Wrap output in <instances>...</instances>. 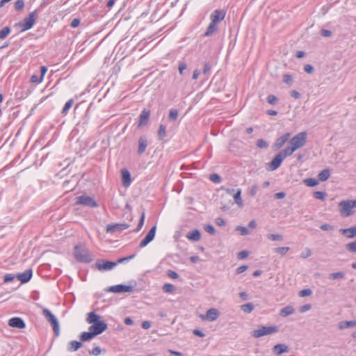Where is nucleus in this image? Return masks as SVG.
I'll return each mask as SVG.
<instances>
[{
    "instance_id": "a211bd4d",
    "label": "nucleus",
    "mask_w": 356,
    "mask_h": 356,
    "mask_svg": "<svg viewBox=\"0 0 356 356\" xmlns=\"http://www.w3.org/2000/svg\"><path fill=\"white\" fill-rule=\"evenodd\" d=\"M150 111L149 110L144 109L142 111L139 115V122L138 124L139 127L145 126L147 124L150 117Z\"/></svg>"
},
{
    "instance_id": "69168bd1",
    "label": "nucleus",
    "mask_w": 356,
    "mask_h": 356,
    "mask_svg": "<svg viewBox=\"0 0 356 356\" xmlns=\"http://www.w3.org/2000/svg\"><path fill=\"white\" fill-rule=\"evenodd\" d=\"M304 70L308 74H312L314 70L312 65L307 64L304 66Z\"/></svg>"
},
{
    "instance_id": "a18cd8bd",
    "label": "nucleus",
    "mask_w": 356,
    "mask_h": 356,
    "mask_svg": "<svg viewBox=\"0 0 356 356\" xmlns=\"http://www.w3.org/2000/svg\"><path fill=\"white\" fill-rule=\"evenodd\" d=\"M267 102L270 104L275 105L278 102V98L274 95H269L267 97Z\"/></svg>"
},
{
    "instance_id": "bb28decb",
    "label": "nucleus",
    "mask_w": 356,
    "mask_h": 356,
    "mask_svg": "<svg viewBox=\"0 0 356 356\" xmlns=\"http://www.w3.org/2000/svg\"><path fill=\"white\" fill-rule=\"evenodd\" d=\"M95 337V335L91 331L89 330L88 332H82L79 336V339L81 342L90 341Z\"/></svg>"
},
{
    "instance_id": "f3484780",
    "label": "nucleus",
    "mask_w": 356,
    "mask_h": 356,
    "mask_svg": "<svg viewBox=\"0 0 356 356\" xmlns=\"http://www.w3.org/2000/svg\"><path fill=\"white\" fill-rule=\"evenodd\" d=\"M33 275V270L31 268L26 270L24 273L17 275V279L22 284L27 283L30 281Z\"/></svg>"
},
{
    "instance_id": "dca6fc26",
    "label": "nucleus",
    "mask_w": 356,
    "mask_h": 356,
    "mask_svg": "<svg viewBox=\"0 0 356 356\" xmlns=\"http://www.w3.org/2000/svg\"><path fill=\"white\" fill-rule=\"evenodd\" d=\"M9 326L19 329H23L26 327V323L20 317H13L8 321Z\"/></svg>"
},
{
    "instance_id": "c03bdc74",
    "label": "nucleus",
    "mask_w": 356,
    "mask_h": 356,
    "mask_svg": "<svg viewBox=\"0 0 356 356\" xmlns=\"http://www.w3.org/2000/svg\"><path fill=\"white\" fill-rule=\"evenodd\" d=\"M289 250V247H280L274 249V252L279 253L282 255H284Z\"/></svg>"
},
{
    "instance_id": "58836bf2",
    "label": "nucleus",
    "mask_w": 356,
    "mask_h": 356,
    "mask_svg": "<svg viewBox=\"0 0 356 356\" xmlns=\"http://www.w3.org/2000/svg\"><path fill=\"white\" fill-rule=\"evenodd\" d=\"M145 218V211H143L142 213H141L140 218V220L138 222V226L134 230L135 232H138L141 229V228L143 227V226L144 225Z\"/></svg>"
},
{
    "instance_id": "4468645a",
    "label": "nucleus",
    "mask_w": 356,
    "mask_h": 356,
    "mask_svg": "<svg viewBox=\"0 0 356 356\" xmlns=\"http://www.w3.org/2000/svg\"><path fill=\"white\" fill-rule=\"evenodd\" d=\"M129 227V225L127 223H116L114 225H108L106 226V232L107 233H114L116 232H121Z\"/></svg>"
},
{
    "instance_id": "20e7f679",
    "label": "nucleus",
    "mask_w": 356,
    "mask_h": 356,
    "mask_svg": "<svg viewBox=\"0 0 356 356\" xmlns=\"http://www.w3.org/2000/svg\"><path fill=\"white\" fill-rule=\"evenodd\" d=\"M279 331V328L276 325L272 326H261L259 329L254 330L251 332V335L254 338H259L265 335L272 334Z\"/></svg>"
},
{
    "instance_id": "e433bc0d",
    "label": "nucleus",
    "mask_w": 356,
    "mask_h": 356,
    "mask_svg": "<svg viewBox=\"0 0 356 356\" xmlns=\"http://www.w3.org/2000/svg\"><path fill=\"white\" fill-rule=\"evenodd\" d=\"M74 103V100L72 99H69L64 105L63 110L61 111L62 114L66 115L70 108L72 106Z\"/></svg>"
},
{
    "instance_id": "9b49d317",
    "label": "nucleus",
    "mask_w": 356,
    "mask_h": 356,
    "mask_svg": "<svg viewBox=\"0 0 356 356\" xmlns=\"http://www.w3.org/2000/svg\"><path fill=\"white\" fill-rule=\"evenodd\" d=\"M106 291L115 293L131 292L133 291V286L130 285L118 284L108 287Z\"/></svg>"
},
{
    "instance_id": "de8ad7c7",
    "label": "nucleus",
    "mask_w": 356,
    "mask_h": 356,
    "mask_svg": "<svg viewBox=\"0 0 356 356\" xmlns=\"http://www.w3.org/2000/svg\"><path fill=\"white\" fill-rule=\"evenodd\" d=\"M347 250L351 252H356V241L350 242L346 245Z\"/></svg>"
},
{
    "instance_id": "e2e57ef3",
    "label": "nucleus",
    "mask_w": 356,
    "mask_h": 356,
    "mask_svg": "<svg viewBox=\"0 0 356 356\" xmlns=\"http://www.w3.org/2000/svg\"><path fill=\"white\" fill-rule=\"evenodd\" d=\"M167 275L172 279H177L179 277L178 273L172 270H168Z\"/></svg>"
},
{
    "instance_id": "3c124183",
    "label": "nucleus",
    "mask_w": 356,
    "mask_h": 356,
    "mask_svg": "<svg viewBox=\"0 0 356 356\" xmlns=\"http://www.w3.org/2000/svg\"><path fill=\"white\" fill-rule=\"evenodd\" d=\"M326 195H327L326 193L323 192V191H316L314 193V197L318 200H323L325 198Z\"/></svg>"
},
{
    "instance_id": "b1692460",
    "label": "nucleus",
    "mask_w": 356,
    "mask_h": 356,
    "mask_svg": "<svg viewBox=\"0 0 356 356\" xmlns=\"http://www.w3.org/2000/svg\"><path fill=\"white\" fill-rule=\"evenodd\" d=\"M186 238L193 241H198L201 238V233L199 229H195L187 234Z\"/></svg>"
},
{
    "instance_id": "ddd939ff",
    "label": "nucleus",
    "mask_w": 356,
    "mask_h": 356,
    "mask_svg": "<svg viewBox=\"0 0 356 356\" xmlns=\"http://www.w3.org/2000/svg\"><path fill=\"white\" fill-rule=\"evenodd\" d=\"M96 267L99 270H109L117 266V263L106 260H98L95 264Z\"/></svg>"
},
{
    "instance_id": "0e129e2a",
    "label": "nucleus",
    "mask_w": 356,
    "mask_h": 356,
    "mask_svg": "<svg viewBox=\"0 0 356 356\" xmlns=\"http://www.w3.org/2000/svg\"><path fill=\"white\" fill-rule=\"evenodd\" d=\"M15 277L12 274H6L3 278V282L6 283L10 282L14 280Z\"/></svg>"
},
{
    "instance_id": "cd10ccee",
    "label": "nucleus",
    "mask_w": 356,
    "mask_h": 356,
    "mask_svg": "<svg viewBox=\"0 0 356 356\" xmlns=\"http://www.w3.org/2000/svg\"><path fill=\"white\" fill-rule=\"evenodd\" d=\"M353 327H356V320L349 321H341L339 323V328L340 330H343L346 328Z\"/></svg>"
},
{
    "instance_id": "aec40b11",
    "label": "nucleus",
    "mask_w": 356,
    "mask_h": 356,
    "mask_svg": "<svg viewBox=\"0 0 356 356\" xmlns=\"http://www.w3.org/2000/svg\"><path fill=\"white\" fill-rule=\"evenodd\" d=\"M339 232L349 238L356 237V226L349 228H341L339 229Z\"/></svg>"
},
{
    "instance_id": "c756f323",
    "label": "nucleus",
    "mask_w": 356,
    "mask_h": 356,
    "mask_svg": "<svg viewBox=\"0 0 356 356\" xmlns=\"http://www.w3.org/2000/svg\"><path fill=\"white\" fill-rule=\"evenodd\" d=\"M295 312L294 308L292 306H286L282 308L280 311V315L282 317H286L292 314H293Z\"/></svg>"
},
{
    "instance_id": "f257e3e1",
    "label": "nucleus",
    "mask_w": 356,
    "mask_h": 356,
    "mask_svg": "<svg viewBox=\"0 0 356 356\" xmlns=\"http://www.w3.org/2000/svg\"><path fill=\"white\" fill-rule=\"evenodd\" d=\"M74 256L76 260L81 263H90L93 257L88 248L83 244L79 243L74 247Z\"/></svg>"
},
{
    "instance_id": "4c0bfd02",
    "label": "nucleus",
    "mask_w": 356,
    "mask_h": 356,
    "mask_svg": "<svg viewBox=\"0 0 356 356\" xmlns=\"http://www.w3.org/2000/svg\"><path fill=\"white\" fill-rule=\"evenodd\" d=\"M345 277V273L343 272H337L332 273L329 275V278L330 280H337V279H343Z\"/></svg>"
},
{
    "instance_id": "338daca9",
    "label": "nucleus",
    "mask_w": 356,
    "mask_h": 356,
    "mask_svg": "<svg viewBox=\"0 0 356 356\" xmlns=\"http://www.w3.org/2000/svg\"><path fill=\"white\" fill-rule=\"evenodd\" d=\"M211 69V65L209 63H205L204 65L203 74H208Z\"/></svg>"
},
{
    "instance_id": "49530a36",
    "label": "nucleus",
    "mask_w": 356,
    "mask_h": 356,
    "mask_svg": "<svg viewBox=\"0 0 356 356\" xmlns=\"http://www.w3.org/2000/svg\"><path fill=\"white\" fill-rule=\"evenodd\" d=\"M256 145L261 149L267 148L268 147V143L262 138L257 140Z\"/></svg>"
},
{
    "instance_id": "603ef678",
    "label": "nucleus",
    "mask_w": 356,
    "mask_h": 356,
    "mask_svg": "<svg viewBox=\"0 0 356 356\" xmlns=\"http://www.w3.org/2000/svg\"><path fill=\"white\" fill-rule=\"evenodd\" d=\"M24 7V0H17L15 3V8L16 10L19 11Z\"/></svg>"
},
{
    "instance_id": "774afa93",
    "label": "nucleus",
    "mask_w": 356,
    "mask_h": 356,
    "mask_svg": "<svg viewBox=\"0 0 356 356\" xmlns=\"http://www.w3.org/2000/svg\"><path fill=\"white\" fill-rule=\"evenodd\" d=\"M247 269H248V266H246V265L241 266L236 268V273L241 274V273H243L244 271H245Z\"/></svg>"
},
{
    "instance_id": "f704fd0d",
    "label": "nucleus",
    "mask_w": 356,
    "mask_h": 356,
    "mask_svg": "<svg viewBox=\"0 0 356 356\" xmlns=\"http://www.w3.org/2000/svg\"><path fill=\"white\" fill-rule=\"evenodd\" d=\"M166 136V127L164 124H160L158 130V136L159 140H162Z\"/></svg>"
},
{
    "instance_id": "ea45409f",
    "label": "nucleus",
    "mask_w": 356,
    "mask_h": 356,
    "mask_svg": "<svg viewBox=\"0 0 356 356\" xmlns=\"http://www.w3.org/2000/svg\"><path fill=\"white\" fill-rule=\"evenodd\" d=\"M11 29L9 26L4 27L0 31V39H5L10 33Z\"/></svg>"
},
{
    "instance_id": "864d4df0",
    "label": "nucleus",
    "mask_w": 356,
    "mask_h": 356,
    "mask_svg": "<svg viewBox=\"0 0 356 356\" xmlns=\"http://www.w3.org/2000/svg\"><path fill=\"white\" fill-rule=\"evenodd\" d=\"M204 229L207 232L209 233L211 235H214L216 234V229L214 227L211 225H206L204 227Z\"/></svg>"
},
{
    "instance_id": "5701e85b",
    "label": "nucleus",
    "mask_w": 356,
    "mask_h": 356,
    "mask_svg": "<svg viewBox=\"0 0 356 356\" xmlns=\"http://www.w3.org/2000/svg\"><path fill=\"white\" fill-rule=\"evenodd\" d=\"M122 184L124 186H129L131 184V174L128 170L124 168L121 170Z\"/></svg>"
},
{
    "instance_id": "f03ea898",
    "label": "nucleus",
    "mask_w": 356,
    "mask_h": 356,
    "mask_svg": "<svg viewBox=\"0 0 356 356\" xmlns=\"http://www.w3.org/2000/svg\"><path fill=\"white\" fill-rule=\"evenodd\" d=\"M40 12V8H36L31 12L27 17L15 24V26L21 29V31H26L31 29L35 24L38 13Z\"/></svg>"
},
{
    "instance_id": "423d86ee",
    "label": "nucleus",
    "mask_w": 356,
    "mask_h": 356,
    "mask_svg": "<svg viewBox=\"0 0 356 356\" xmlns=\"http://www.w3.org/2000/svg\"><path fill=\"white\" fill-rule=\"evenodd\" d=\"M75 204L82 205L90 208H96L98 207L97 202L95 200L87 195H82L75 198Z\"/></svg>"
},
{
    "instance_id": "72a5a7b5",
    "label": "nucleus",
    "mask_w": 356,
    "mask_h": 356,
    "mask_svg": "<svg viewBox=\"0 0 356 356\" xmlns=\"http://www.w3.org/2000/svg\"><path fill=\"white\" fill-rule=\"evenodd\" d=\"M241 310L247 314L251 313L254 309V305L252 303H246L241 306Z\"/></svg>"
},
{
    "instance_id": "a19ab883",
    "label": "nucleus",
    "mask_w": 356,
    "mask_h": 356,
    "mask_svg": "<svg viewBox=\"0 0 356 356\" xmlns=\"http://www.w3.org/2000/svg\"><path fill=\"white\" fill-rule=\"evenodd\" d=\"M268 239L270 241H282L283 240V236L281 234H268L267 235Z\"/></svg>"
},
{
    "instance_id": "6e6d98bb",
    "label": "nucleus",
    "mask_w": 356,
    "mask_h": 356,
    "mask_svg": "<svg viewBox=\"0 0 356 356\" xmlns=\"http://www.w3.org/2000/svg\"><path fill=\"white\" fill-rule=\"evenodd\" d=\"M43 79L41 76H38L36 74H33L31 76L30 81L31 83H40L42 81Z\"/></svg>"
},
{
    "instance_id": "7ed1b4c3",
    "label": "nucleus",
    "mask_w": 356,
    "mask_h": 356,
    "mask_svg": "<svg viewBox=\"0 0 356 356\" xmlns=\"http://www.w3.org/2000/svg\"><path fill=\"white\" fill-rule=\"evenodd\" d=\"M339 207L342 216H350L354 213L353 209L356 208V200H343L339 202Z\"/></svg>"
},
{
    "instance_id": "13d9d810",
    "label": "nucleus",
    "mask_w": 356,
    "mask_h": 356,
    "mask_svg": "<svg viewBox=\"0 0 356 356\" xmlns=\"http://www.w3.org/2000/svg\"><path fill=\"white\" fill-rule=\"evenodd\" d=\"M102 353V349L99 346H95L92 350L89 351L90 355L97 356Z\"/></svg>"
},
{
    "instance_id": "393cba45",
    "label": "nucleus",
    "mask_w": 356,
    "mask_h": 356,
    "mask_svg": "<svg viewBox=\"0 0 356 356\" xmlns=\"http://www.w3.org/2000/svg\"><path fill=\"white\" fill-rule=\"evenodd\" d=\"M218 24H215V22H211L206 32L204 33V37H209L213 35L216 32L218 31Z\"/></svg>"
},
{
    "instance_id": "c85d7f7f",
    "label": "nucleus",
    "mask_w": 356,
    "mask_h": 356,
    "mask_svg": "<svg viewBox=\"0 0 356 356\" xmlns=\"http://www.w3.org/2000/svg\"><path fill=\"white\" fill-rule=\"evenodd\" d=\"M100 316L97 315L95 312H91L88 313L86 321L88 323L92 324L99 321Z\"/></svg>"
},
{
    "instance_id": "6ab92c4d",
    "label": "nucleus",
    "mask_w": 356,
    "mask_h": 356,
    "mask_svg": "<svg viewBox=\"0 0 356 356\" xmlns=\"http://www.w3.org/2000/svg\"><path fill=\"white\" fill-rule=\"evenodd\" d=\"M147 145L148 143L147 137L145 136H140L138 139V154L140 155L143 154L145 152Z\"/></svg>"
},
{
    "instance_id": "39448f33",
    "label": "nucleus",
    "mask_w": 356,
    "mask_h": 356,
    "mask_svg": "<svg viewBox=\"0 0 356 356\" xmlns=\"http://www.w3.org/2000/svg\"><path fill=\"white\" fill-rule=\"evenodd\" d=\"M42 314L47 321L52 326L54 333L56 337H58L60 334L59 323L57 318L48 309H44Z\"/></svg>"
},
{
    "instance_id": "680f3d73",
    "label": "nucleus",
    "mask_w": 356,
    "mask_h": 356,
    "mask_svg": "<svg viewBox=\"0 0 356 356\" xmlns=\"http://www.w3.org/2000/svg\"><path fill=\"white\" fill-rule=\"evenodd\" d=\"M249 254V252L247 250H242L238 253V259H245Z\"/></svg>"
},
{
    "instance_id": "9d476101",
    "label": "nucleus",
    "mask_w": 356,
    "mask_h": 356,
    "mask_svg": "<svg viewBox=\"0 0 356 356\" xmlns=\"http://www.w3.org/2000/svg\"><path fill=\"white\" fill-rule=\"evenodd\" d=\"M156 231V225L153 226L146 234L145 238L140 241L139 244L140 248L146 247L151 241H152L155 237Z\"/></svg>"
},
{
    "instance_id": "2eb2a0df",
    "label": "nucleus",
    "mask_w": 356,
    "mask_h": 356,
    "mask_svg": "<svg viewBox=\"0 0 356 356\" xmlns=\"http://www.w3.org/2000/svg\"><path fill=\"white\" fill-rule=\"evenodd\" d=\"M284 159L280 153L277 154L268 164L269 170L272 171L277 170L281 165Z\"/></svg>"
},
{
    "instance_id": "4be33fe9",
    "label": "nucleus",
    "mask_w": 356,
    "mask_h": 356,
    "mask_svg": "<svg viewBox=\"0 0 356 356\" xmlns=\"http://www.w3.org/2000/svg\"><path fill=\"white\" fill-rule=\"evenodd\" d=\"M273 352L276 355H281L284 353L289 352V347L283 343H278L274 346L272 349Z\"/></svg>"
},
{
    "instance_id": "a878e982",
    "label": "nucleus",
    "mask_w": 356,
    "mask_h": 356,
    "mask_svg": "<svg viewBox=\"0 0 356 356\" xmlns=\"http://www.w3.org/2000/svg\"><path fill=\"white\" fill-rule=\"evenodd\" d=\"M83 343L81 341H72L67 345V350L69 352H74L82 347Z\"/></svg>"
},
{
    "instance_id": "4d7b16f0",
    "label": "nucleus",
    "mask_w": 356,
    "mask_h": 356,
    "mask_svg": "<svg viewBox=\"0 0 356 356\" xmlns=\"http://www.w3.org/2000/svg\"><path fill=\"white\" fill-rule=\"evenodd\" d=\"M136 254H133L126 257L120 258L115 263H117V265L120 263H123L126 261H129L130 259H132L135 257Z\"/></svg>"
},
{
    "instance_id": "412c9836",
    "label": "nucleus",
    "mask_w": 356,
    "mask_h": 356,
    "mask_svg": "<svg viewBox=\"0 0 356 356\" xmlns=\"http://www.w3.org/2000/svg\"><path fill=\"white\" fill-rule=\"evenodd\" d=\"M291 137L290 133H286L283 134L282 136L277 138L275 143V146L277 149H280L282 147L286 142H287Z\"/></svg>"
},
{
    "instance_id": "8fccbe9b",
    "label": "nucleus",
    "mask_w": 356,
    "mask_h": 356,
    "mask_svg": "<svg viewBox=\"0 0 356 356\" xmlns=\"http://www.w3.org/2000/svg\"><path fill=\"white\" fill-rule=\"evenodd\" d=\"M178 117V111L177 109H171L169 113V119L175 121Z\"/></svg>"
},
{
    "instance_id": "0eeeda50",
    "label": "nucleus",
    "mask_w": 356,
    "mask_h": 356,
    "mask_svg": "<svg viewBox=\"0 0 356 356\" xmlns=\"http://www.w3.org/2000/svg\"><path fill=\"white\" fill-rule=\"evenodd\" d=\"M307 133L302 131L296 134L289 140V145L296 150L305 145L307 140Z\"/></svg>"
},
{
    "instance_id": "052dcab7",
    "label": "nucleus",
    "mask_w": 356,
    "mask_h": 356,
    "mask_svg": "<svg viewBox=\"0 0 356 356\" xmlns=\"http://www.w3.org/2000/svg\"><path fill=\"white\" fill-rule=\"evenodd\" d=\"M187 67V65L186 63L184 62H179V66H178V69H179V72L180 73V74H184V70H186Z\"/></svg>"
},
{
    "instance_id": "473e14b6",
    "label": "nucleus",
    "mask_w": 356,
    "mask_h": 356,
    "mask_svg": "<svg viewBox=\"0 0 356 356\" xmlns=\"http://www.w3.org/2000/svg\"><path fill=\"white\" fill-rule=\"evenodd\" d=\"M330 176V170L328 169H324L323 170L320 172V173L318 175V177L320 181H325L328 179Z\"/></svg>"
},
{
    "instance_id": "09e8293b",
    "label": "nucleus",
    "mask_w": 356,
    "mask_h": 356,
    "mask_svg": "<svg viewBox=\"0 0 356 356\" xmlns=\"http://www.w3.org/2000/svg\"><path fill=\"white\" fill-rule=\"evenodd\" d=\"M209 179L214 183H220L222 180L220 176L216 173L210 175Z\"/></svg>"
},
{
    "instance_id": "1a4fd4ad",
    "label": "nucleus",
    "mask_w": 356,
    "mask_h": 356,
    "mask_svg": "<svg viewBox=\"0 0 356 356\" xmlns=\"http://www.w3.org/2000/svg\"><path fill=\"white\" fill-rule=\"evenodd\" d=\"M107 327V324L104 321H100L99 322L92 323L89 327L88 330L91 331L96 337L106 330Z\"/></svg>"
},
{
    "instance_id": "2f4dec72",
    "label": "nucleus",
    "mask_w": 356,
    "mask_h": 356,
    "mask_svg": "<svg viewBox=\"0 0 356 356\" xmlns=\"http://www.w3.org/2000/svg\"><path fill=\"white\" fill-rule=\"evenodd\" d=\"M295 151L296 149L289 145V146L286 147L279 153L282 156L284 159H285L286 156H291Z\"/></svg>"
},
{
    "instance_id": "7c9ffc66",
    "label": "nucleus",
    "mask_w": 356,
    "mask_h": 356,
    "mask_svg": "<svg viewBox=\"0 0 356 356\" xmlns=\"http://www.w3.org/2000/svg\"><path fill=\"white\" fill-rule=\"evenodd\" d=\"M241 193L242 191L241 188H238L236 192L234 194V202L239 207H241L243 206V200L241 198Z\"/></svg>"
},
{
    "instance_id": "bf43d9fd",
    "label": "nucleus",
    "mask_w": 356,
    "mask_h": 356,
    "mask_svg": "<svg viewBox=\"0 0 356 356\" xmlns=\"http://www.w3.org/2000/svg\"><path fill=\"white\" fill-rule=\"evenodd\" d=\"M283 81L289 85H291L293 82V79L290 74H284L283 76Z\"/></svg>"
},
{
    "instance_id": "f8f14e48",
    "label": "nucleus",
    "mask_w": 356,
    "mask_h": 356,
    "mask_svg": "<svg viewBox=\"0 0 356 356\" xmlns=\"http://www.w3.org/2000/svg\"><path fill=\"white\" fill-rule=\"evenodd\" d=\"M226 15V11L223 9H217L211 13L210 15L211 22H215V24H218L220 22H222Z\"/></svg>"
},
{
    "instance_id": "6e6552de",
    "label": "nucleus",
    "mask_w": 356,
    "mask_h": 356,
    "mask_svg": "<svg viewBox=\"0 0 356 356\" xmlns=\"http://www.w3.org/2000/svg\"><path fill=\"white\" fill-rule=\"evenodd\" d=\"M220 316V312L216 308L209 309L205 314H200L199 317L202 321H214Z\"/></svg>"
},
{
    "instance_id": "37998d69",
    "label": "nucleus",
    "mask_w": 356,
    "mask_h": 356,
    "mask_svg": "<svg viewBox=\"0 0 356 356\" xmlns=\"http://www.w3.org/2000/svg\"><path fill=\"white\" fill-rule=\"evenodd\" d=\"M236 231L240 232V234L241 236H246L250 234L249 229L247 227H242V226H237L236 228Z\"/></svg>"
},
{
    "instance_id": "c9c22d12",
    "label": "nucleus",
    "mask_w": 356,
    "mask_h": 356,
    "mask_svg": "<svg viewBox=\"0 0 356 356\" xmlns=\"http://www.w3.org/2000/svg\"><path fill=\"white\" fill-rule=\"evenodd\" d=\"M304 183L309 187H314L318 184V181L315 178H307L305 179Z\"/></svg>"
},
{
    "instance_id": "5fc2aeb1",
    "label": "nucleus",
    "mask_w": 356,
    "mask_h": 356,
    "mask_svg": "<svg viewBox=\"0 0 356 356\" xmlns=\"http://www.w3.org/2000/svg\"><path fill=\"white\" fill-rule=\"evenodd\" d=\"M312 293V291L310 289H305L299 291V296L305 297L309 296Z\"/></svg>"
},
{
    "instance_id": "79ce46f5",
    "label": "nucleus",
    "mask_w": 356,
    "mask_h": 356,
    "mask_svg": "<svg viewBox=\"0 0 356 356\" xmlns=\"http://www.w3.org/2000/svg\"><path fill=\"white\" fill-rule=\"evenodd\" d=\"M163 290L165 293H172L175 290V286L172 284L166 283L163 286Z\"/></svg>"
}]
</instances>
